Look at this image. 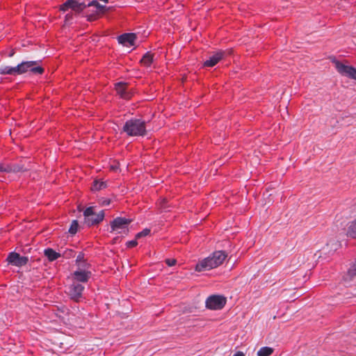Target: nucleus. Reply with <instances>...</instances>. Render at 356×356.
<instances>
[{"label": "nucleus", "mask_w": 356, "mask_h": 356, "mask_svg": "<svg viewBox=\"0 0 356 356\" xmlns=\"http://www.w3.org/2000/svg\"><path fill=\"white\" fill-rule=\"evenodd\" d=\"M227 257L225 252L222 250L215 251L208 257L199 261L195 266L198 272L209 270L220 266Z\"/></svg>", "instance_id": "nucleus-1"}, {"label": "nucleus", "mask_w": 356, "mask_h": 356, "mask_svg": "<svg viewBox=\"0 0 356 356\" xmlns=\"http://www.w3.org/2000/svg\"><path fill=\"white\" fill-rule=\"evenodd\" d=\"M122 131L129 136H143L147 134L146 122L141 119L131 118L127 120Z\"/></svg>", "instance_id": "nucleus-2"}, {"label": "nucleus", "mask_w": 356, "mask_h": 356, "mask_svg": "<svg viewBox=\"0 0 356 356\" xmlns=\"http://www.w3.org/2000/svg\"><path fill=\"white\" fill-rule=\"evenodd\" d=\"M38 60L22 61L16 65L17 74L21 75L26 72H31L33 74H42L44 69L39 65Z\"/></svg>", "instance_id": "nucleus-3"}, {"label": "nucleus", "mask_w": 356, "mask_h": 356, "mask_svg": "<svg viewBox=\"0 0 356 356\" xmlns=\"http://www.w3.org/2000/svg\"><path fill=\"white\" fill-rule=\"evenodd\" d=\"M85 222L88 226L97 225L102 222L104 218V212L103 210L99 213L94 212L92 207H88L83 212Z\"/></svg>", "instance_id": "nucleus-4"}, {"label": "nucleus", "mask_w": 356, "mask_h": 356, "mask_svg": "<svg viewBox=\"0 0 356 356\" xmlns=\"http://www.w3.org/2000/svg\"><path fill=\"white\" fill-rule=\"evenodd\" d=\"M131 222V220L129 219L118 217L111 222V232H116L118 234L127 233Z\"/></svg>", "instance_id": "nucleus-5"}, {"label": "nucleus", "mask_w": 356, "mask_h": 356, "mask_svg": "<svg viewBox=\"0 0 356 356\" xmlns=\"http://www.w3.org/2000/svg\"><path fill=\"white\" fill-rule=\"evenodd\" d=\"M225 304L226 298L219 295L211 296L206 300V307L213 310L221 309Z\"/></svg>", "instance_id": "nucleus-6"}, {"label": "nucleus", "mask_w": 356, "mask_h": 356, "mask_svg": "<svg viewBox=\"0 0 356 356\" xmlns=\"http://www.w3.org/2000/svg\"><path fill=\"white\" fill-rule=\"evenodd\" d=\"M87 6L83 2H79V0H67L60 6V10L63 12L72 9L75 13H80Z\"/></svg>", "instance_id": "nucleus-7"}, {"label": "nucleus", "mask_w": 356, "mask_h": 356, "mask_svg": "<svg viewBox=\"0 0 356 356\" xmlns=\"http://www.w3.org/2000/svg\"><path fill=\"white\" fill-rule=\"evenodd\" d=\"M7 261H8L9 264L13 266L22 267L23 266H25L28 263L29 257H22L19 253L12 252L8 254L7 257Z\"/></svg>", "instance_id": "nucleus-8"}, {"label": "nucleus", "mask_w": 356, "mask_h": 356, "mask_svg": "<svg viewBox=\"0 0 356 356\" xmlns=\"http://www.w3.org/2000/svg\"><path fill=\"white\" fill-rule=\"evenodd\" d=\"M336 67L341 74L356 80V69L355 67L345 65L339 62L336 63Z\"/></svg>", "instance_id": "nucleus-9"}, {"label": "nucleus", "mask_w": 356, "mask_h": 356, "mask_svg": "<svg viewBox=\"0 0 356 356\" xmlns=\"http://www.w3.org/2000/svg\"><path fill=\"white\" fill-rule=\"evenodd\" d=\"M115 90L117 93L120 96V97L129 99L132 95L133 92L131 90L128 88V85L124 82H119L115 84Z\"/></svg>", "instance_id": "nucleus-10"}, {"label": "nucleus", "mask_w": 356, "mask_h": 356, "mask_svg": "<svg viewBox=\"0 0 356 356\" xmlns=\"http://www.w3.org/2000/svg\"><path fill=\"white\" fill-rule=\"evenodd\" d=\"M136 40V35L135 33H124L118 38V42L127 47L134 46Z\"/></svg>", "instance_id": "nucleus-11"}, {"label": "nucleus", "mask_w": 356, "mask_h": 356, "mask_svg": "<svg viewBox=\"0 0 356 356\" xmlns=\"http://www.w3.org/2000/svg\"><path fill=\"white\" fill-rule=\"evenodd\" d=\"M226 52L223 51H218L215 52L213 54L209 56V58L206 60L204 63V67H213L215 66L220 60H221L223 57L225 56Z\"/></svg>", "instance_id": "nucleus-12"}, {"label": "nucleus", "mask_w": 356, "mask_h": 356, "mask_svg": "<svg viewBox=\"0 0 356 356\" xmlns=\"http://www.w3.org/2000/svg\"><path fill=\"white\" fill-rule=\"evenodd\" d=\"M84 289L83 286L79 283H73L69 288V293L71 298L77 301L82 295Z\"/></svg>", "instance_id": "nucleus-13"}, {"label": "nucleus", "mask_w": 356, "mask_h": 356, "mask_svg": "<svg viewBox=\"0 0 356 356\" xmlns=\"http://www.w3.org/2000/svg\"><path fill=\"white\" fill-rule=\"evenodd\" d=\"M91 275L90 271L76 270L74 272L73 277L76 282H86Z\"/></svg>", "instance_id": "nucleus-14"}, {"label": "nucleus", "mask_w": 356, "mask_h": 356, "mask_svg": "<svg viewBox=\"0 0 356 356\" xmlns=\"http://www.w3.org/2000/svg\"><path fill=\"white\" fill-rule=\"evenodd\" d=\"M44 254L47 257L49 261L56 260L58 258L61 257L60 252H57L52 248H47L44 250Z\"/></svg>", "instance_id": "nucleus-15"}, {"label": "nucleus", "mask_w": 356, "mask_h": 356, "mask_svg": "<svg viewBox=\"0 0 356 356\" xmlns=\"http://www.w3.org/2000/svg\"><path fill=\"white\" fill-rule=\"evenodd\" d=\"M27 169L24 167V165L21 163L13 164L10 165H8L6 172H19L26 171Z\"/></svg>", "instance_id": "nucleus-16"}, {"label": "nucleus", "mask_w": 356, "mask_h": 356, "mask_svg": "<svg viewBox=\"0 0 356 356\" xmlns=\"http://www.w3.org/2000/svg\"><path fill=\"white\" fill-rule=\"evenodd\" d=\"M0 73L3 75H13L16 76L17 70L16 66L10 67V66H1L0 67Z\"/></svg>", "instance_id": "nucleus-17"}, {"label": "nucleus", "mask_w": 356, "mask_h": 356, "mask_svg": "<svg viewBox=\"0 0 356 356\" xmlns=\"http://www.w3.org/2000/svg\"><path fill=\"white\" fill-rule=\"evenodd\" d=\"M86 6H87V7H90V6H95V7H96V8L101 13H104L106 11L111 10V7L107 8L106 6L100 4L98 2V1H97V0H93V1H90V2H89L88 4H86Z\"/></svg>", "instance_id": "nucleus-18"}, {"label": "nucleus", "mask_w": 356, "mask_h": 356, "mask_svg": "<svg viewBox=\"0 0 356 356\" xmlns=\"http://www.w3.org/2000/svg\"><path fill=\"white\" fill-rule=\"evenodd\" d=\"M154 55L149 52H147L141 58L140 63L145 67H149L153 63Z\"/></svg>", "instance_id": "nucleus-19"}, {"label": "nucleus", "mask_w": 356, "mask_h": 356, "mask_svg": "<svg viewBox=\"0 0 356 356\" xmlns=\"http://www.w3.org/2000/svg\"><path fill=\"white\" fill-rule=\"evenodd\" d=\"M107 187V184L105 181L95 180L93 181V184L91 187V190L93 191H97L104 189Z\"/></svg>", "instance_id": "nucleus-20"}, {"label": "nucleus", "mask_w": 356, "mask_h": 356, "mask_svg": "<svg viewBox=\"0 0 356 356\" xmlns=\"http://www.w3.org/2000/svg\"><path fill=\"white\" fill-rule=\"evenodd\" d=\"M347 235L352 238H356V219L350 222L347 230Z\"/></svg>", "instance_id": "nucleus-21"}, {"label": "nucleus", "mask_w": 356, "mask_h": 356, "mask_svg": "<svg viewBox=\"0 0 356 356\" xmlns=\"http://www.w3.org/2000/svg\"><path fill=\"white\" fill-rule=\"evenodd\" d=\"M273 353V348L268 346L261 348L257 352V356H270Z\"/></svg>", "instance_id": "nucleus-22"}, {"label": "nucleus", "mask_w": 356, "mask_h": 356, "mask_svg": "<svg viewBox=\"0 0 356 356\" xmlns=\"http://www.w3.org/2000/svg\"><path fill=\"white\" fill-rule=\"evenodd\" d=\"M60 253L61 257H63L66 259H70L75 256V252L72 249H66Z\"/></svg>", "instance_id": "nucleus-23"}, {"label": "nucleus", "mask_w": 356, "mask_h": 356, "mask_svg": "<svg viewBox=\"0 0 356 356\" xmlns=\"http://www.w3.org/2000/svg\"><path fill=\"white\" fill-rule=\"evenodd\" d=\"M79 224L77 220H74L72 222L71 225L69 228V233L71 234H75L78 230Z\"/></svg>", "instance_id": "nucleus-24"}, {"label": "nucleus", "mask_w": 356, "mask_h": 356, "mask_svg": "<svg viewBox=\"0 0 356 356\" xmlns=\"http://www.w3.org/2000/svg\"><path fill=\"white\" fill-rule=\"evenodd\" d=\"M356 275V261L351 265L350 268L348 270V276L350 277V279H352L353 277Z\"/></svg>", "instance_id": "nucleus-25"}, {"label": "nucleus", "mask_w": 356, "mask_h": 356, "mask_svg": "<svg viewBox=\"0 0 356 356\" xmlns=\"http://www.w3.org/2000/svg\"><path fill=\"white\" fill-rule=\"evenodd\" d=\"M150 233V229H144L142 232H138L136 235V238H141L143 236H146L147 235H149Z\"/></svg>", "instance_id": "nucleus-26"}, {"label": "nucleus", "mask_w": 356, "mask_h": 356, "mask_svg": "<svg viewBox=\"0 0 356 356\" xmlns=\"http://www.w3.org/2000/svg\"><path fill=\"white\" fill-rule=\"evenodd\" d=\"M97 15H98V12H96L95 13H92V14L87 15L86 16L87 20L89 22H92V21L96 20L98 18Z\"/></svg>", "instance_id": "nucleus-27"}, {"label": "nucleus", "mask_w": 356, "mask_h": 356, "mask_svg": "<svg viewBox=\"0 0 356 356\" xmlns=\"http://www.w3.org/2000/svg\"><path fill=\"white\" fill-rule=\"evenodd\" d=\"M165 263L169 266H172L176 264L177 260L175 259H165Z\"/></svg>", "instance_id": "nucleus-28"}, {"label": "nucleus", "mask_w": 356, "mask_h": 356, "mask_svg": "<svg viewBox=\"0 0 356 356\" xmlns=\"http://www.w3.org/2000/svg\"><path fill=\"white\" fill-rule=\"evenodd\" d=\"M138 244L137 243V241L136 239V240H132V241H129L127 243V246L128 248H134L135 246H136Z\"/></svg>", "instance_id": "nucleus-29"}, {"label": "nucleus", "mask_w": 356, "mask_h": 356, "mask_svg": "<svg viewBox=\"0 0 356 356\" xmlns=\"http://www.w3.org/2000/svg\"><path fill=\"white\" fill-rule=\"evenodd\" d=\"M73 19V14L72 13H67L65 17V22L71 21Z\"/></svg>", "instance_id": "nucleus-30"}, {"label": "nucleus", "mask_w": 356, "mask_h": 356, "mask_svg": "<svg viewBox=\"0 0 356 356\" xmlns=\"http://www.w3.org/2000/svg\"><path fill=\"white\" fill-rule=\"evenodd\" d=\"M83 259V254L80 252L76 257V262H79Z\"/></svg>", "instance_id": "nucleus-31"}, {"label": "nucleus", "mask_w": 356, "mask_h": 356, "mask_svg": "<svg viewBox=\"0 0 356 356\" xmlns=\"http://www.w3.org/2000/svg\"><path fill=\"white\" fill-rule=\"evenodd\" d=\"M166 203V200H163L161 202V207L162 209H165L166 207H165V204Z\"/></svg>", "instance_id": "nucleus-32"}, {"label": "nucleus", "mask_w": 356, "mask_h": 356, "mask_svg": "<svg viewBox=\"0 0 356 356\" xmlns=\"http://www.w3.org/2000/svg\"><path fill=\"white\" fill-rule=\"evenodd\" d=\"M233 356H245V354L243 352L238 351Z\"/></svg>", "instance_id": "nucleus-33"}, {"label": "nucleus", "mask_w": 356, "mask_h": 356, "mask_svg": "<svg viewBox=\"0 0 356 356\" xmlns=\"http://www.w3.org/2000/svg\"><path fill=\"white\" fill-rule=\"evenodd\" d=\"M6 168H3V165L0 164V172H6Z\"/></svg>", "instance_id": "nucleus-34"}, {"label": "nucleus", "mask_w": 356, "mask_h": 356, "mask_svg": "<svg viewBox=\"0 0 356 356\" xmlns=\"http://www.w3.org/2000/svg\"><path fill=\"white\" fill-rule=\"evenodd\" d=\"M109 203H110V201H109V200H105V201H104V202H103V203H102V204H103L104 205H108V204H109Z\"/></svg>", "instance_id": "nucleus-35"}, {"label": "nucleus", "mask_w": 356, "mask_h": 356, "mask_svg": "<svg viewBox=\"0 0 356 356\" xmlns=\"http://www.w3.org/2000/svg\"><path fill=\"white\" fill-rule=\"evenodd\" d=\"M14 54H15V52H14L13 51H12L9 54L8 56H9V57H12V56L14 55Z\"/></svg>", "instance_id": "nucleus-36"}]
</instances>
